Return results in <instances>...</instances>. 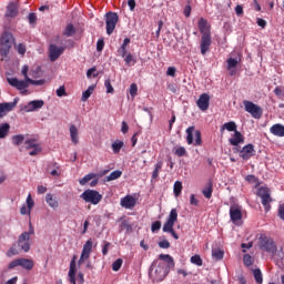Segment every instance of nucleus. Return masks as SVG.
Returning <instances> with one entry per match:
<instances>
[{"label":"nucleus","instance_id":"nucleus-1","mask_svg":"<svg viewBox=\"0 0 284 284\" xmlns=\"http://www.w3.org/2000/svg\"><path fill=\"white\" fill-rule=\"evenodd\" d=\"M30 68L24 64L21 70V74L24 77L26 80H19L17 78H8L7 81L9 85H12V88H17V90H26L30 84L31 85H43L45 83V80H32L30 77H28Z\"/></svg>","mask_w":284,"mask_h":284},{"label":"nucleus","instance_id":"nucleus-2","mask_svg":"<svg viewBox=\"0 0 284 284\" xmlns=\"http://www.w3.org/2000/svg\"><path fill=\"white\" fill-rule=\"evenodd\" d=\"M258 247L262 250V252H267V254H271L275 261H283V250L278 251L276 243H274L272 237H268L265 234H261L258 237Z\"/></svg>","mask_w":284,"mask_h":284},{"label":"nucleus","instance_id":"nucleus-3","mask_svg":"<svg viewBox=\"0 0 284 284\" xmlns=\"http://www.w3.org/2000/svg\"><path fill=\"white\" fill-rule=\"evenodd\" d=\"M159 258L161 261H164L165 263H168V266L165 265V263H160L155 270H154V281H156L158 283L163 281V278H165V276H168V274H170V267H174V258L169 255V254H160Z\"/></svg>","mask_w":284,"mask_h":284},{"label":"nucleus","instance_id":"nucleus-4","mask_svg":"<svg viewBox=\"0 0 284 284\" xmlns=\"http://www.w3.org/2000/svg\"><path fill=\"white\" fill-rule=\"evenodd\" d=\"M179 221V213L176 212V209H172L166 222L163 225V232H169L175 239V241H179V234L174 231V223Z\"/></svg>","mask_w":284,"mask_h":284},{"label":"nucleus","instance_id":"nucleus-5","mask_svg":"<svg viewBox=\"0 0 284 284\" xmlns=\"http://www.w3.org/2000/svg\"><path fill=\"white\" fill-rule=\"evenodd\" d=\"M34 234V229L32 225H30V229L28 232H23L19 237H18V247L22 252H30V247L32 245V240H30L31 236Z\"/></svg>","mask_w":284,"mask_h":284},{"label":"nucleus","instance_id":"nucleus-6","mask_svg":"<svg viewBox=\"0 0 284 284\" xmlns=\"http://www.w3.org/2000/svg\"><path fill=\"white\" fill-rule=\"evenodd\" d=\"M12 45H14V36L10 32H4L0 39V54L8 57Z\"/></svg>","mask_w":284,"mask_h":284},{"label":"nucleus","instance_id":"nucleus-7","mask_svg":"<svg viewBox=\"0 0 284 284\" xmlns=\"http://www.w3.org/2000/svg\"><path fill=\"white\" fill-rule=\"evenodd\" d=\"M80 199L85 203H91V205H99L103 200V195L95 190H85L81 195Z\"/></svg>","mask_w":284,"mask_h":284},{"label":"nucleus","instance_id":"nucleus-8","mask_svg":"<svg viewBox=\"0 0 284 284\" xmlns=\"http://www.w3.org/2000/svg\"><path fill=\"white\" fill-rule=\"evenodd\" d=\"M257 196L262 199V205L264 206L265 212H270V210H272V205H270L272 203L270 189H267V186H261L257 191Z\"/></svg>","mask_w":284,"mask_h":284},{"label":"nucleus","instance_id":"nucleus-9","mask_svg":"<svg viewBox=\"0 0 284 284\" xmlns=\"http://www.w3.org/2000/svg\"><path fill=\"white\" fill-rule=\"evenodd\" d=\"M244 110L248 112L253 119H261L263 116V109L258 104H254L252 101H244Z\"/></svg>","mask_w":284,"mask_h":284},{"label":"nucleus","instance_id":"nucleus-10","mask_svg":"<svg viewBox=\"0 0 284 284\" xmlns=\"http://www.w3.org/2000/svg\"><path fill=\"white\" fill-rule=\"evenodd\" d=\"M105 23H106V34H112L116 29V23H119V14L116 12H108L105 14Z\"/></svg>","mask_w":284,"mask_h":284},{"label":"nucleus","instance_id":"nucleus-11","mask_svg":"<svg viewBox=\"0 0 284 284\" xmlns=\"http://www.w3.org/2000/svg\"><path fill=\"white\" fill-rule=\"evenodd\" d=\"M186 143L189 145H192V143H194V145H201L202 140H201V131L196 130L194 131V126H190L186 129ZM194 136H195V141H194Z\"/></svg>","mask_w":284,"mask_h":284},{"label":"nucleus","instance_id":"nucleus-12","mask_svg":"<svg viewBox=\"0 0 284 284\" xmlns=\"http://www.w3.org/2000/svg\"><path fill=\"white\" fill-rule=\"evenodd\" d=\"M230 219L232 223H239L243 219V207L239 204H233L230 207Z\"/></svg>","mask_w":284,"mask_h":284},{"label":"nucleus","instance_id":"nucleus-13","mask_svg":"<svg viewBox=\"0 0 284 284\" xmlns=\"http://www.w3.org/2000/svg\"><path fill=\"white\" fill-rule=\"evenodd\" d=\"M211 47H212V36H202L200 41V50L203 57H205V54L210 52Z\"/></svg>","mask_w":284,"mask_h":284},{"label":"nucleus","instance_id":"nucleus-14","mask_svg":"<svg viewBox=\"0 0 284 284\" xmlns=\"http://www.w3.org/2000/svg\"><path fill=\"white\" fill-rule=\"evenodd\" d=\"M197 28L202 34V37L212 36V26L205 20V18H200L197 22Z\"/></svg>","mask_w":284,"mask_h":284},{"label":"nucleus","instance_id":"nucleus-15","mask_svg":"<svg viewBox=\"0 0 284 284\" xmlns=\"http://www.w3.org/2000/svg\"><path fill=\"white\" fill-rule=\"evenodd\" d=\"M43 105H45L43 100H33L30 101L27 105L22 106L21 110H23V112H36V110H41Z\"/></svg>","mask_w":284,"mask_h":284},{"label":"nucleus","instance_id":"nucleus-16","mask_svg":"<svg viewBox=\"0 0 284 284\" xmlns=\"http://www.w3.org/2000/svg\"><path fill=\"white\" fill-rule=\"evenodd\" d=\"M19 103V98L13 99L12 102L0 103V119H3L4 112H12Z\"/></svg>","mask_w":284,"mask_h":284},{"label":"nucleus","instance_id":"nucleus-17","mask_svg":"<svg viewBox=\"0 0 284 284\" xmlns=\"http://www.w3.org/2000/svg\"><path fill=\"white\" fill-rule=\"evenodd\" d=\"M65 48L57 47V44H50L49 47V58L50 61H57L64 52Z\"/></svg>","mask_w":284,"mask_h":284},{"label":"nucleus","instance_id":"nucleus-18","mask_svg":"<svg viewBox=\"0 0 284 284\" xmlns=\"http://www.w3.org/2000/svg\"><path fill=\"white\" fill-rule=\"evenodd\" d=\"M255 152L256 151H254V144H247L243 146L240 151V156L244 161H247L248 159H252V156H254Z\"/></svg>","mask_w":284,"mask_h":284},{"label":"nucleus","instance_id":"nucleus-19","mask_svg":"<svg viewBox=\"0 0 284 284\" xmlns=\"http://www.w3.org/2000/svg\"><path fill=\"white\" fill-rule=\"evenodd\" d=\"M120 205L125 210H132L136 205V197L132 195H125L121 199Z\"/></svg>","mask_w":284,"mask_h":284},{"label":"nucleus","instance_id":"nucleus-20","mask_svg":"<svg viewBox=\"0 0 284 284\" xmlns=\"http://www.w3.org/2000/svg\"><path fill=\"white\" fill-rule=\"evenodd\" d=\"M196 105L202 110V112H205V110L210 108V95L207 93L201 94L196 101Z\"/></svg>","mask_w":284,"mask_h":284},{"label":"nucleus","instance_id":"nucleus-21","mask_svg":"<svg viewBox=\"0 0 284 284\" xmlns=\"http://www.w3.org/2000/svg\"><path fill=\"white\" fill-rule=\"evenodd\" d=\"M241 59L239 58H229L226 60V63H227V70L230 72V75L231 77H234V74H236V65H239Z\"/></svg>","mask_w":284,"mask_h":284},{"label":"nucleus","instance_id":"nucleus-22","mask_svg":"<svg viewBox=\"0 0 284 284\" xmlns=\"http://www.w3.org/2000/svg\"><path fill=\"white\" fill-rule=\"evenodd\" d=\"M77 276V256H73V258L70 262V268H69V281L72 284H77V280L74 278Z\"/></svg>","mask_w":284,"mask_h":284},{"label":"nucleus","instance_id":"nucleus-23","mask_svg":"<svg viewBox=\"0 0 284 284\" xmlns=\"http://www.w3.org/2000/svg\"><path fill=\"white\" fill-rule=\"evenodd\" d=\"M231 145H240V143H245V138L240 131H234V134L229 139Z\"/></svg>","mask_w":284,"mask_h":284},{"label":"nucleus","instance_id":"nucleus-24","mask_svg":"<svg viewBox=\"0 0 284 284\" xmlns=\"http://www.w3.org/2000/svg\"><path fill=\"white\" fill-rule=\"evenodd\" d=\"M70 139L73 145H79V128L77 125L71 124L69 128Z\"/></svg>","mask_w":284,"mask_h":284},{"label":"nucleus","instance_id":"nucleus-25","mask_svg":"<svg viewBox=\"0 0 284 284\" xmlns=\"http://www.w3.org/2000/svg\"><path fill=\"white\" fill-rule=\"evenodd\" d=\"M270 132H271V134H273V136L283 138L284 136V125L281 123L273 124L270 128Z\"/></svg>","mask_w":284,"mask_h":284},{"label":"nucleus","instance_id":"nucleus-26","mask_svg":"<svg viewBox=\"0 0 284 284\" xmlns=\"http://www.w3.org/2000/svg\"><path fill=\"white\" fill-rule=\"evenodd\" d=\"M45 203L49 205V207H52L53 210H57L59 207V201L52 193H48L45 195Z\"/></svg>","mask_w":284,"mask_h":284},{"label":"nucleus","instance_id":"nucleus-27","mask_svg":"<svg viewBox=\"0 0 284 284\" xmlns=\"http://www.w3.org/2000/svg\"><path fill=\"white\" fill-rule=\"evenodd\" d=\"M19 265L20 267H22V270H32V267H34V261L32 260H29V258H23V257H20L19 258Z\"/></svg>","mask_w":284,"mask_h":284},{"label":"nucleus","instance_id":"nucleus-28","mask_svg":"<svg viewBox=\"0 0 284 284\" xmlns=\"http://www.w3.org/2000/svg\"><path fill=\"white\" fill-rule=\"evenodd\" d=\"M92 239L88 240L83 245L81 254L90 258V254H92Z\"/></svg>","mask_w":284,"mask_h":284},{"label":"nucleus","instance_id":"nucleus-29","mask_svg":"<svg viewBox=\"0 0 284 284\" xmlns=\"http://www.w3.org/2000/svg\"><path fill=\"white\" fill-rule=\"evenodd\" d=\"M225 130H227V132H236V122H226L224 123L221 129L220 132L223 134V132H225Z\"/></svg>","mask_w":284,"mask_h":284},{"label":"nucleus","instance_id":"nucleus-30","mask_svg":"<svg viewBox=\"0 0 284 284\" xmlns=\"http://www.w3.org/2000/svg\"><path fill=\"white\" fill-rule=\"evenodd\" d=\"M17 14H19V10L17 9V4L10 3L7 7L6 17H10L12 19V18L17 17Z\"/></svg>","mask_w":284,"mask_h":284},{"label":"nucleus","instance_id":"nucleus-31","mask_svg":"<svg viewBox=\"0 0 284 284\" xmlns=\"http://www.w3.org/2000/svg\"><path fill=\"white\" fill-rule=\"evenodd\" d=\"M10 132V124L2 123L0 124V139H6Z\"/></svg>","mask_w":284,"mask_h":284},{"label":"nucleus","instance_id":"nucleus-32","mask_svg":"<svg viewBox=\"0 0 284 284\" xmlns=\"http://www.w3.org/2000/svg\"><path fill=\"white\" fill-rule=\"evenodd\" d=\"M160 170H163V161H159L155 165H154V170L152 172V180H156L159 179V172Z\"/></svg>","mask_w":284,"mask_h":284},{"label":"nucleus","instance_id":"nucleus-33","mask_svg":"<svg viewBox=\"0 0 284 284\" xmlns=\"http://www.w3.org/2000/svg\"><path fill=\"white\" fill-rule=\"evenodd\" d=\"M213 185L212 182H209L202 191V194L205 199H212Z\"/></svg>","mask_w":284,"mask_h":284},{"label":"nucleus","instance_id":"nucleus-34","mask_svg":"<svg viewBox=\"0 0 284 284\" xmlns=\"http://www.w3.org/2000/svg\"><path fill=\"white\" fill-rule=\"evenodd\" d=\"M224 252L221 248H212V257L215 261H222L223 256H224Z\"/></svg>","mask_w":284,"mask_h":284},{"label":"nucleus","instance_id":"nucleus-35","mask_svg":"<svg viewBox=\"0 0 284 284\" xmlns=\"http://www.w3.org/2000/svg\"><path fill=\"white\" fill-rule=\"evenodd\" d=\"M41 145L39 142H37L34 139L26 140L24 148L26 150H32L33 148H37Z\"/></svg>","mask_w":284,"mask_h":284},{"label":"nucleus","instance_id":"nucleus-36","mask_svg":"<svg viewBox=\"0 0 284 284\" xmlns=\"http://www.w3.org/2000/svg\"><path fill=\"white\" fill-rule=\"evenodd\" d=\"M124 143L121 140H116L112 143V151L114 154H119L121 152V149L123 148Z\"/></svg>","mask_w":284,"mask_h":284},{"label":"nucleus","instance_id":"nucleus-37","mask_svg":"<svg viewBox=\"0 0 284 284\" xmlns=\"http://www.w3.org/2000/svg\"><path fill=\"white\" fill-rule=\"evenodd\" d=\"M273 92H274L275 97H277V99H280V101H284V87L283 85H277Z\"/></svg>","mask_w":284,"mask_h":284},{"label":"nucleus","instance_id":"nucleus-38","mask_svg":"<svg viewBox=\"0 0 284 284\" xmlns=\"http://www.w3.org/2000/svg\"><path fill=\"white\" fill-rule=\"evenodd\" d=\"M11 141H12L13 145H21V143H23V141H26V135H23V134L13 135L11 138Z\"/></svg>","mask_w":284,"mask_h":284},{"label":"nucleus","instance_id":"nucleus-39","mask_svg":"<svg viewBox=\"0 0 284 284\" xmlns=\"http://www.w3.org/2000/svg\"><path fill=\"white\" fill-rule=\"evenodd\" d=\"M173 192L175 196H181V192H183V183L181 181L174 183Z\"/></svg>","mask_w":284,"mask_h":284},{"label":"nucleus","instance_id":"nucleus-40","mask_svg":"<svg viewBox=\"0 0 284 284\" xmlns=\"http://www.w3.org/2000/svg\"><path fill=\"white\" fill-rule=\"evenodd\" d=\"M95 176H97V174L89 173L84 178L80 179L79 183H80V185H85L87 183H90V181H92V179H94Z\"/></svg>","mask_w":284,"mask_h":284},{"label":"nucleus","instance_id":"nucleus-41","mask_svg":"<svg viewBox=\"0 0 284 284\" xmlns=\"http://www.w3.org/2000/svg\"><path fill=\"white\" fill-rule=\"evenodd\" d=\"M92 92H94V87H89L88 90H85L82 93V101H88L90 99V97H92Z\"/></svg>","mask_w":284,"mask_h":284},{"label":"nucleus","instance_id":"nucleus-42","mask_svg":"<svg viewBox=\"0 0 284 284\" xmlns=\"http://www.w3.org/2000/svg\"><path fill=\"white\" fill-rule=\"evenodd\" d=\"M121 174H123V172L119 170L113 171L109 176H106V181H116V179H121Z\"/></svg>","mask_w":284,"mask_h":284},{"label":"nucleus","instance_id":"nucleus-43","mask_svg":"<svg viewBox=\"0 0 284 284\" xmlns=\"http://www.w3.org/2000/svg\"><path fill=\"white\" fill-rule=\"evenodd\" d=\"M75 32L74 26L68 24L64 30V37H72Z\"/></svg>","mask_w":284,"mask_h":284},{"label":"nucleus","instance_id":"nucleus-44","mask_svg":"<svg viewBox=\"0 0 284 284\" xmlns=\"http://www.w3.org/2000/svg\"><path fill=\"white\" fill-rule=\"evenodd\" d=\"M253 276H254L256 283H260V284L263 283V273H261V271L258 268H255L253 271Z\"/></svg>","mask_w":284,"mask_h":284},{"label":"nucleus","instance_id":"nucleus-45","mask_svg":"<svg viewBox=\"0 0 284 284\" xmlns=\"http://www.w3.org/2000/svg\"><path fill=\"white\" fill-rule=\"evenodd\" d=\"M191 263H193V265H197V267H201V265H203V260L201 258V255H193L191 257Z\"/></svg>","mask_w":284,"mask_h":284},{"label":"nucleus","instance_id":"nucleus-46","mask_svg":"<svg viewBox=\"0 0 284 284\" xmlns=\"http://www.w3.org/2000/svg\"><path fill=\"white\" fill-rule=\"evenodd\" d=\"M243 261H244V265H246V267L254 265V257H252L250 254H245L243 257Z\"/></svg>","mask_w":284,"mask_h":284},{"label":"nucleus","instance_id":"nucleus-47","mask_svg":"<svg viewBox=\"0 0 284 284\" xmlns=\"http://www.w3.org/2000/svg\"><path fill=\"white\" fill-rule=\"evenodd\" d=\"M122 265H123V260L122 258H118L115 262L112 263L113 272H119L121 270Z\"/></svg>","mask_w":284,"mask_h":284},{"label":"nucleus","instance_id":"nucleus-48","mask_svg":"<svg viewBox=\"0 0 284 284\" xmlns=\"http://www.w3.org/2000/svg\"><path fill=\"white\" fill-rule=\"evenodd\" d=\"M124 62L126 63V65H134V63H136V60H134V57L132 55V53H128L124 57Z\"/></svg>","mask_w":284,"mask_h":284},{"label":"nucleus","instance_id":"nucleus-49","mask_svg":"<svg viewBox=\"0 0 284 284\" xmlns=\"http://www.w3.org/2000/svg\"><path fill=\"white\" fill-rule=\"evenodd\" d=\"M129 92H130L132 99H134L136 97V94L139 92V87L136 85V83H132L130 85Z\"/></svg>","mask_w":284,"mask_h":284},{"label":"nucleus","instance_id":"nucleus-50","mask_svg":"<svg viewBox=\"0 0 284 284\" xmlns=\"http://www.w3.org/2000/svg\"><path fill=\"white\" fill-rule=\"evenodd\" d=\"M30 150L31 151L29 152V156H37V154H41L43 149L41 148V144H39L38 146Z\"/></svg>","mask_w":284,"mask_h":284},{"label":"nucleus","instance_id":"nucleus-51","mask_svg":"<svg viewBox=\"0 0 284 284\" xmlns=\"http://www.w3.org/2000/svg\"><path fill=\"white\" fill-rule=\"evenodd\" d=\"M104 87L106 88L108 94H112L114 92V88L112 87V82L110 81V79H106L104 81Z\"/></svg>","mask_w":284,"mask_h":284},{"label":"nucleus","instance_id":"nucleus-52","mask_svg":"<svg viewBox=\"0 0 284 284\" xmlns=\"http://www.w3.org/2000/svg\"><path fill=\"white\" fill-rule=\"evenodd\" d=\"M18 254H19V248H17L16 245L11 246L7 252V256L9 257L17 256Z\"/></svg>","mask_w":284,"mask_h":284},{"label":"nucleus","instance_id":"nucleus-53","mask_svg":"<svg viewBox=\"0 0 284 284\" xmlns=\"http://www.w3.org/2000/svg\"><path fill=\"white\" fill-rule=\"evenodd\" d=\"M174 154L176 156H185V154H187V151L185 150L184 146H180V148L175 149Z\"/></svg>","mask_w":284,"mask_h":284},{"label":"nucleus","instance_id":"nucleus-54","mask_svg":"<svg viewBox=\"0 0 284 284\" xmlns=\"http://www.w3.org/2000/svg\"><path fill=\"white\" fill-rule=\"evenodd\" d=\"M57 97H68V93L65 92V87H60L55 91Z\"/></svg>","mask_w":284,"mask_h":284},{"label":"nucleus","instance_id":"nucleus-55","mask_svg":"<svg viewBox=\"0 0 284 284\" xmlns=\"http://www.w3.org/2000/svg\"><path fill=\"white\" fill-rule=\"evenodd\" d=\"M159 230H161V221L153 222L151 226V231L154 233V232H159Z\"/></svg>","mask_w":284,"mask_h":284},{"label":"nucleus","instance_id":"nucleus-56","mask_svg":"<svg viewBox=\"0 0 284 284\" xmlns=\"http://www.w3.org/2000/svg\"><path fill=\"white\" fill-rule=\"evenodd\" d=\"M27 207L29 210H32L34 207V200H32V195L29 194L27 197Z\"/></svg>","mask_w":284,"mask_h":284},{"label":"nucleus","instance_id":"nucleus-57","mask_svg":"<svg viewBox=\"0 0 284 284\" xmlns=\"http://www.w3.org/2000/svg\"><path fill=\"white\" fill-rule=\"evenodd\" d=\"M112 244L110 243V242H104V245H103V247H102V254H103V256H108V252L110 251V246H111Z\"/></svg>","mask_w":284,"mask_h":284},{"label":"nucleus","instance_id":"nucleus-58","mask_svg":"<svg viewBox=\"0 0 284 284\" xmlns=\"http://www.w3.org/2000/svg\"><path fill=\"white\" fill-rule=\"evenodd\" d=\"M14 267H20L19 258L13 260V261L10 262L9 265H8V270H14Z\"/></svg>","mask_w":284,"mask_h":284},{"label":"nucleus","instance_id":"nucleus-59","mask_svg":"<svg viewBox=\"0 0 284 284\" xmlns=\"http://www.w3.org/2000/svg\"><path fill=\"white\" fill-rule=\"evenodd\" d=\"M159 247H161L162 250H168L170 247V242L168 240H163L159 242Z\"/></svg>","mask_w":284,"mask_h":284},{"label":"nucleus","instance_id":"nucleus-60","mask_svg":"<svg viewBox=\"0 0 284 284\" xmlns=\"http://www.w3.org/2000/svg\"><path fill=\"white\" fill-rule=\"evenodd\" d=\"M118 54H119V57H122V59L125 58L128 55V49L120 47L118 49Z\"/></svg>","mask_w":284,"mask_h":284},{"label":"nucleus","instance_id":"nucleus-61","mask_svg":"<svg viewBox=\"0 0 284 284\" xmlns=\"http://www.w3.org/2000/svg\"><path fill=\"white\" fill-rule=\"evenodd\" d=\"M168 77H176V68L169 67L166 71Z\"/></svg>","mask_w":284,"mask_h":284},{"label":"nucleus","instance_id":"nucleus-62","mask_svg":"<svg viewBox=\"0 0 284 284\" xmlns=\"http://www.w3.org/2000/svg\"><path fill=\"white\" fill-rule=\"evenodd\" d=\"M74 278H75V283L77 284H83L84 283V278H83V273H79L78 276L74 275Z\"/></svg>","mask_w":284,"mask_h":284},{"label":"nucleus","instance_id":"nucleus-63","mask_svg":"<svg viewBox=\"0 0 284 284\" xmlns=\"http://www.w3.org/2000/svg\"><path fill=\"white\" fill-rule=\"evenodd\" d=\"M17 50L20 54L22 55L26 54V44L23 43L18 44Z\"/></svg>","mask_w":284,"mask_h":284},{"label":"nucleus","instance_id":"nucleus-64","mask_svg":"<svg viewBox=\"0 0 284 284\" xmlns=\"http://www.w3.org/2000/svg\"><path fill=\"white\" fill-rule=\"evenodd\" d=\"M278 216L284 221V204H281L278 207Z\"/></svg>","mask_w":284,"mask_h":284}]
</instances>
